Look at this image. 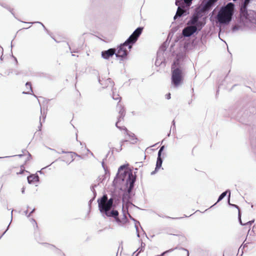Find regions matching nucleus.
<instances>
[{
    "mask_svg": "<svg viewBox=\"0 0 256 256\" xmlns=\"http://www.w3.org/2000/svg\"><path fill=\"white\" fill-rule=\"evenodd\" d=\"M126 167L125 164L120 166L113 181V184L116 186L124 184L125 192L122 195V200L123 203L127 204L130 203L129 200L131 198L130 194L136 181V176L133 174L131 170H126Z\"/></svg>",
    "mask_w": 256,
    "mask_h": 256,
    "instance_id": "1",
    "label": "nucleus"
},
{
    "mask_svg": "<svg viewBox=\"0 0 256 256\" xmlns=\"http://www.w3.org/2000/svg\"><path fill=\"white\" fill-rule=\"evenodd\" d=\"M182 55H177L171 66V84L173 88H178L184 83L185 75Z\"/></svg>",
    "mask_w": 256,
    "mask_h": 256,
    "instance_id": "2",
    "label": "nucleus"
},
{
    "mask_svg": "<svg viewBox=\"0 0 256 256\" xmlns=\"http://www.w3.org/2000/svg\"><path fill=\"white\" fill-rule=\"evenodd\" d=\"M235 12V5L232 2L222 6L216 16V20L220 26L228 25L232 22Z\"/></svg>",
    "mask_w": 256,
    "mask_h": 256,
    "instance_id": "3",
    "label": "nucleus"
},
{
    "mask_svg": "<svg viewBox=\"0 0 256 256\" xmlns=\"http://www.w3.org/2000/svg\"><path fill=\"white\" fill-rule=\"evenodd\" d=\"M251 0H244L240 6L241 14L240 22L250 27L254 26L256 22V12L248 9V4Z\"/></svg>",
    "mask_w": 256,
    "mask_h": 256,
    "instance_id": "4",
    "label": "nucleus"
},
{
    "mask_svg": "<svg viewBox=\"0 0 256 256\" xmlns=\"http://www.w3.org/2000/svg\"><path fill=\"white\" fill-rule=\"evenodd\" d=\"M192 0H176L175 4L178 6V8L176 14L174 17V20L184 16L188 14L189 8L191 6Z\"/></svg>",
    "mask_w": 256,
    "mask_h": 256,
    "instance_id": "5",
    "label": "nucleus"
},
{
    "mask_svg": "<svg viewBox=\"0 0 256 256\" xmlns=\"http://www.w3.org/2000/svg\"><path fill=\"white\" fill-rule=\"evenodd\" d=\"M98 207L100 212H106V209H114L116 206L114 205V195L108 199L106 194H104L98 200Z\"/></svg>",
    "mask_w": 256,
    "mask_h": 256,
    "instance_id": "6",
    "label": "nucleus"
},
{
    "mask_svg": "<svg viewBox=\"0 0 256 256\" xmlns=\"http://www.w3.org/2000/svg\"><path fill=\"white\" fill-rule=\"evenodd\" d=\"M126 46L124 43L121 44L118 46L116 49V56L119 58L120 60H125L128 54V52L127 51Z\"/></svg>",
    "mask_w": 256,
    "mask_h": 256,
    "instance_id": "7",
    "label": "nucleus"
},
{
    "mask_svg": "<svg viewBox=\"0 0 256 256\" xmlns=\"http://www.w3.org/2000/svg\"><path fill=\"white\" fill-rule=\"evenodd\" d=\"M194 34H197L196 30L195 27L192 26V25L187 26L183 29L182 33L178 38V40H180L183 37L188 38Z\"/></svg>",
    "mask_w": 256,
    "mask_h": 256,
    "instance_id": "8",
    "label": "nucleus"
},
{
    "mask_svg": "<svg viewBox=\"0 0 256 256\" xmlns=\"http://www.w3.org/2000/svg\"><path fill=\"white\" fill-rule=\"evenodd\" d=\"M218 0H203L201 3L202 10L204 12L210 10Z\"/></svg>",
    "mask_w": 256,
    "mask_h": 256,
    "instance_id": "9",
    "label": "nucleus"
},
{
    "mask_svg": "<svg viewBox=\"0 0 256 256\" xmlns=\"http://www.w3.org/2000/svg\"><path fill=\"white\" fill-rule=\"evenodd\" d=\"M164 148V146H162L160 148L158 152L156 168H155L154 170L152 171L151 172V175L154 174L156 172L162 167V164L163 162V160L162 158V152H163Z\"/></svg>",
    "mask_w": 256,
    "mask_h": 256,
    "instance_id": "10",
    "label": "nucleus"
},
{
    "mask_svg": "<svg viewBox=\"0 0 256 256\" xmlns=\"http://www.w3.org/2000/svg\"><path fill=\"white\" fill-rule=\"evenodd\" d=\"M102 57L105 60H108L114 55L116 56V48H110L102 52Z\"/></svg>",
    "mask_w": 256,
    "mask_h": 256,
    "instance_id": "11",
    "label": "nucleus"
},
{
    "mask_svg": "<svg viewBox=\"0 0 256 256\" xmlns=\"http://www.w3.org/2000/svg\"><path fill=\"white\" fill-rule=\"evenodd\" d=\"M98 81L99 83L102 86L103 88H106L110 86L112 89L114 88V83L110 78H108L106 80L102 81L101 80L100 76L98 77Z\"/></svg>",
    "mask_w": 256,
    "mask_h": 256,
    "instance_id": "12",
    "label": "nucleus"
},
{
    "mask_svg": "<svg viewBox=\"0 0 256 256\" xmlns=\"http://www.w3.org/2000/svg\"><path fill=\"white\" fill-rule=\"evenodd\" d=\"M241 18V14H240V18L239 20H238V24H234L232 27V32H236V30H239L241 28H242V26L248 27L250 29L254 28L256 27V23L254 24V26H246V24H244V22L242 21L240 22V20Z\"/></svg>",
    "mask_w": 256,
    "mask_h": 256,
    "instance_id": "13",
    "label": "nucleus"
},
{
    "mask_svg": "<svg viewBox=\"0 0 256 256\" xmlns=\"http://www.w3.org/2000/svg\"><path fill=\"white\" fill-rule=\"evenodd\" d=\"M111 209H106V212H100L101 214H104L108 217H112L114 218H116L118 216L119 213L117 210L112 209L110 211Z\"/></svg>",
    "mask_w": 256,
    "mask_h": 256,
    "instance_id": "14",
    "label": "nucleus"
},
{
    "mask_svg": "<svg viewBox=\"0 0 256 256\" xmlns=\"http://www.w3.org/2000/svg\"><path fill=\"white\" fill-rule=\"evenodd\" d=\"M138 40L136 38H135L134 36L132 34L124 42V44L128 46L129 49H131L132 46Z\"/></svg>",
    "mask_w": 256,
    "mask_h": 256,
    "instance_id": "15",
    "label": "nucleus"
},
{
    "mask_svg": "<svg viewBox=\"0 0 256 256\" xmlns=\"http://www.w3.org/2000/svg\"><path fill=\"white\" fill-rule=\"evenodd\" d=\"M228 204L230 206H232L234 208H237L238 210V221L240 223V224L242 226H244V225H246L248 224H251L252 223L254 222V220H250V221H249L246 223H242V220H241V214L240 212V208H239V207L236 205V204H231L230 202V200H228Z\"/></svg>",
    "mask_w": 256,
    "mask_h": 256,
    "instance_id": "16",
    "label": "nucleus"
},
{
    "mask_svg": "<svg viewBox=\"0 0 256 256\" xmlns=\"http://www.w3.org/2000/svg\"><path fill=\"white\" fill-rule=\"evenodd\" d=\"M252 132L250 131V140L252 148L254 151L256 147V138L254 133V128H252Z\"/></svg>",
    "mask_w": 256,
    "mask_h": 256,
    "instance_id": "17",
    "label": "nucleus"
},
{
    "mask_svg": "<svg viewBox=\"0 0 256 256\" xmlns=\"http://www.w3.org/2000/svg\"><path fill=\"white\" fill-rule=\"evenodd\" d=\"M228 193V200H230V191L229 190H226L225 192H222L220 194V196L218 198V200H217L216 202L212 206H214L218 202L220 201H221L226 196Z\"/></svg>",
    "mask_w": 256,
    "mask_h": 256,
    "instance_id": "18",
    "label": "nucleus"
},
{
    "mask_svg": "<svg viewBox=\"0 0 256 256\" xmlns=\"http://www.w3.org/2000/svg\"><path fill=\"white\" fill-rule=\"evenodd\" d=\"M123 130L125 131L126 134L130 138L131 140L133 141V144L136 142L137 138L134 134L130 132L125 126L124 127Z\"/></svg>",
    "mask_w": 256,
    "mask_h": 256,
    "instance_id": "19",
    "label": "nucleus"
},
{
    "mask_svg": "<svg viewBox=\"0 0 256 256\" xmlns=\"http://www.w3.org/2000/svg\"><path fill=\"white\" fill-rule=\"evenodd\" d=\"M142 30L143 27L139 26L134 30L132 35L134 36L135 38H136V39L138 40L142 32Z\"/></svg>",
    "mask_w": 256,
    "mask_h": 256,
    "instance_id": "20",
    "label": "nucleus"
},
{
    "mask_svg": "<svg viewBox=\"0 0 256 256\" xmlns=\"http://www.w3.org/2000/svg\"><path fill=\"white\" fill-rule=\"evenodd\" d=\"M27 180L28 184H31L34 182H38L39 176L37 174H32L28 176L27 178Z\"/></svg>",
    "mask_w": 256,
    "mask_h": 256,
    "instance_id": "21",
    "label": "nucleus"
},
{
    "mask_svg": "<svg viewBox=\"0 0 256 256\" xmlns=\"http://www.w3.org/2000/svg\"><path fill=\"white\" fill-rule=\"evenodd\" d=\"M125 113H120V114L118 118V121L116 123V126L117 128L120 129V130H123L124 126H118V124L120 123L122 120H124V118L125 116Z\"/></svg>",
    "mask_w": 256,
    "mask_h": 256,
    "instance_id": "22",
    "label": "nucleus"
},
{
    "mask_svg": "<svg viewBox=\"0 0 256 256\" xmlns=\"http://www.w3.org/2000/svg\"><path fill=\"white\" fill-rule=\"evenodd\" d=\"M46 113H40V126H38L39 130H41L42 122H44L46 118Z\"/></svg>",
    "mask_w": 256,
    "mask_h": 256,
    "instance_id": "23",
    "label": "nucleus"
},
{
    "mask_svg": "<svg viewBox=\"0 0 256 256\" xmlns=\"http://www.w3.org/2000/svg\"><path fill=\"white\" fill-rule=\"evenodd\" d=\"M204 24L200 20L195 24L194 25H192V26L195 27L196 30V34L200 31L202 27L204 26Z\"/></svg>",
    "mask_w": 256,
    "mask_h": 256,
    "instance_id": "24",
    "label": "nucleus"
},
{
    "mask_svg": "<svg viewBox=\"0 0 256 256\" xmlns=\"http://www.w3.org/2000/svg\"><path fill=\"white\" fill-rule=\"evenodd\" d=\"M198 21H199V20L197 16H192L191 17L188 22L190 23L192 25H194L195 24H196Z\"/></svg>",
    "mask_w": 256,
    "mask_h": 256,
    "instance_id": "25",
    "label": "nucleus"
},
{
    "mask_svg": "<svg viewBox=\"0 0 256 256\" xmlns=\"http://www.w3.org/2000/svg\"><path fill=\"white\" fill-rule=\"evenodd\" d=\"M113 195H114V205L116 206L120 202V197L116 194H113Z\"/></svg>",
    "mask_w": 256,
    "mask_h": 256,
    "instance_id": "26",
    "label": "nucleus"
},
{
    "mask_svg": "<svg viewBox=\"0 0 256 256\" xmlns=\"http://www.w3.org/2000/svg\"><path fill=\"white\" fill-rule=\"evenodd\" d=\"M112 98L114 100H118L119 102H120V100L121 99V97L118 94H116V92H114V88L112 89Z\"/></svg>",
    "mask_w": 256,
    "mask_h": 256,
    "instance_id": "27",
    "label": "nucleus"
},
{
    "mask_svg": "<svg viewBox=\"0 0 256 256\" xmlns=\"http://www.w3.org/2000/svg\"><path fill=\"white\" fill-rule=\"evenodd\" d=\"M96 184H95L94 186H92L90 188H91V190L93 194H94V197L90 200L89 201V205H90L92 202V201L94 200V198L96 197V190L94 189V187H96Z\"/></svg>",
    "mask_w": 256,
    "mask_h": 256,
    "instance_id": "28",
    "label": "nucleus"
},
{
    "mask_svg": "<svg viewBox=\"0 0 256 256\" xmlns=\"http://www.w3.org/2000/svg\"><path fill=\"white\" fill-rule=\"evenodd\" d=\"M117 110L118 111V112H124L125 110H124V107L120 103L118 102L117 106H116Z\"/></svg>",
    "mask_w": 256,
    "mask_h": 256,
    "instance_id": "29",
    "label": "nucleus"
},
{
    "mask_svg": "<svg viewBox=\"0 0 256 256\" xmlns=\"http://www.w3.org/2000/svg\"><path fill=\"white\" fill-rule=\"evenodd\" d=\"M167 46L168 44L166 42H165L160 46L159 50H162V52H164L166 50Z\"/></svg>",
    "mask_w": 256,
    "mask_h": 256,
    "instance_id": "30",
    "label": "nucleus"
},
{
    "mask_svg": "<svg viewBox=\"0 0 256 256\" xmlns=\"http://www.w3.org/2000/svg\"><path fill=\"white\" fill-rule=\"evenodd\" d=\"M159 52H158V56H157V58H156V62H155V64L156 66H160V64H162V63L163 62V60H161L160 59V60H159L158 56V55L159 54Z\"/></svg>",
    "mask_w": 256,
    "mask_h": 256,
    "instance_id": "31",
    "label": "nucleus"
},
{
    "mask_svg": "<svg viewBox=\"0 0 256 256\" xmlns=\"http://www.w3.org/2000/svg\"><path fill=\"white\" fill-rule=\"evenodd\" d=\"M172 128V131L176 130V125H175V121H174V120L172 122V126L170 128V132L168 134V136H170V132H171Z\"/></svg>",
    "mask_w": 256,
    "mask_h": 256,
    "instance_id": "32",
    "label": "nucleus"
},
{
    "mask_svg": "<svg viewBox=\"0 0 256 256\" xmlns=\"http://www.w3.org/2000/svg\"><path fill=\"white\" fill-rule=\"evenodd\" d=\"M176 248H170L168 250H167L163 252H162L160 255V256H164L165 254H167V253H168V252H172L174 250L176 249Z\"/></svg>",
    "mask_w": 256,
    "mask_h": 256,
    "instance_id": "33",
    "label": "nucleus"
},
{
    "mask_svg": "<svg viewBox=\"0 0 256 256\" xmlns=\"http://www.w3.org/2000/svg\"><path fill=\"white\" fill-rule=\"evenodd\" d=\"M26 87L27 88H30V91L32 92V84H31L30 82H26Z\"/></svg>",
    "mask_w": 256,
    "mask_h": 256,
    "instance_id": "34",
    "label": "nucleus"
},
{
    "mask_svg": "<svg viewBox=\"0 0 256 256\" xmlns=\"http://www.w3.org/2000/svg\"><path fill=\"white\" fill-rule=\"evenodd\" d=\"M108 154L109 152L106 155V158H104V159L103 160L102 162V166L105 171H106V167L104 164V160L107 158Z\"/></svg>",
    "mask_w": 256,
    "mask_h": 256,
    "instance_id": "35",
    "label": "nucleus"
},
{
    "mask_svg": "<svg viewBox=\"0 0 256 256\" xmlns=\"http://www.w3.org/2000/svg\"><path fill=\"white\" fill-rule=\"evenodd\" d=\"M36 23H38V24H40L42 26V27L44 28V30H46V32H48V30L46 29V28L45 27V26L44 25V24L42 23L41 22H29V24H36Z\"/></svg>",
    "mask_w": 256,
    "mask_h": 256,
    "instance_id": "36",
    "label": "nucleus"
},
{
    "mask_svg": "<svg viewBox=\"0 0 256 256\" xmlns=\"http://www.w3.org/2000/svg\"><path fill=\"white\" fill-rule=\"evenodd\" d=\"M13 72V70L12 69H8L6 70L4 74L6 76H9L10 74H12Z\"/></svg>",
    "mask_w": 256,
    "mask_h": 256,
    "instance_id": "37",
    "label": "nucleus"
},
{
    "mask_svg": "<svg viewBox=\"0 0 256 256\" xmlns=\"http://www.w3.org/2000/svg\"><path fill=\"white\" fill-rule=\"evenodd\" d=\"M128 140H122L120 142V150H122V145L124 144V143L125 142H128Z\"/></svg>",
    "mask_w": 256,
    "mask_h": 256,
    "instance_id": "38",
    "label": "nucleus"
},
{
    "mask_svg": "<svg viewBox=\"0 0 256 256\" xmlns=\"http://www.w3.org/2000/svg\"><path fill=\"white\" fill-rule=\"evenodd\" d=\"M6 9L10 12V13L14 16V17L15 18H16V17L15 16V15L14 14V13L13 12V9L11 8H6Z\"/></svg>",
    "mask_w": 256,
    "mask_h": 256,
    "instance_id": "39",
    "label": "nucleus"
},
{
    "mask_svg": "<svg viewBox=\"0 0 256 256\" xmlns=\"http://www.w3.org/2000/svg\"><path fill=\"white\" fill-rule=\"evenodd\" d=\"M6 9L10 12V13L14 16V17L15 18H16V17L15 16V15L14 14V13L13 12V9L11 8H6Z\"/></svg>",
    "mask_w": 256,
    "mask_h": 256,
    "instance_id": "40",
    "label": "nucleus"
},
{
    "mask_svg": "<svg viewBox=\"0 0 256 256\" xmlns=\"http://www.w3.org/2000/svg\"><path fill=\"white\" fill-rule=\"evenodd\" d=\"M129 218L130 220L134 221L135 222H136L139 225L140 224L139 222L136 220L134 218H132L130 214H128Z\"/></svg>",
    "mask_w": 256,
    "mask_h": 256,
    "instance_id": "41",
    "label": "nucleus"
},
{
    "mask_svg": "<svg viewBox=\"0 0 256 256\" xmlns=\"http://www.w3.org/2000/svg\"><path fill=\"white\" fill-rule=\"evenodd\" d=\"M238 121L242 124H248L246 122V120H244L242 118H240L238 120Z\"/></svg>",
    "mask_w": 256,
    "mask_h": 256,
    "instance_id": "42",
    "label": "nucleus"
},
{
    "mask_svg": "<svg viewBox=\"0 0 256 256\" xmlns=\"http://www.w3.org/2000/svg\"><path fill=\"white\" fill-rule=\"evenodd\" d=\"M144 250V248L140 247V248H138L136 251H138V253H140L142 252H143Z\"/></svg>",
    "mask_w": 256,
    "mask_h": 256,
    "instance_id": "43",
    "label": "nucleus"
},
{
    "mask_svg": "<svg viewBox=\"0 0 256 256\" xmlns=\"http://www.w3.org/2000/svg\"><path fill=\"white\" fill-rule=\"evenodd\" d=\"M170 94L168 93L166 95V98L168 100H170Z\"/></svg>",
    "mask_w": 256,
    "mask_h": 256,
    "instance_id": "44",
    "label": "nucleus"
},
{
    "mask_svg": "<svg viewBox=\"0 0 256 256\" xmlns=\"http://www.w3.org/2000/svg\"><path fill=\"white\" fill-rule=\"evenodd\" d=\"M14 74L17 76L20 74V72L18 71V70H14Z\"/></svg>",
    "mask_w": 256,
    "mask_h": 256,
    "instance_id": "45",
    "label": "nucleus"
},
{
    "mask_svg": "<svg viewBox=\"0 0 256 256\" xmlns=\"http://www.w3.org/2000/svg\"><path fill=\"white\" fill-rule=\"evenodd\" d=\"M116 221L118 222V223H120L121 222V220H120L118 218V216L116 218H114Z\"/></svg>",
    "mask_w": 256,
    "mask_h": 256,
    "instance_id": "46",
    "label": "nucleus"
},
{
    "mask_svg": "<svg viewBox=\"0 0 256 256\" xmlns=\"http://www.w3.org/2000/svg\"><path fill=\"white\" fill-rule=\"evenodd\" d=\"M182 250L186 252V256H189V252H188V250H187L186 249L184 248H182Z\"/></svg>",
    "mask_w": 256,
    "mask_h": 256,
    "instance_id": "47",
    "label": "nucleus"
},
{
    "mask_svg": "<svg viewBox=\"0 0 256 256\" xmlns=\"http://www.w3.org/2000/svg\"><path fill=\"white\" fill-rule=\"evenodd\" d=\"M35 210V208H34L30 212V213L27 216L28 217H30V215L34 212Z\"/></svg>",
    "mask_w": 256,
    "mask_h": 256,
    "instance_id": "48",
    "label": "nucleus"
},
{
    "mask_svg": "<svg viewBox=\"0 0 256 256\" xmlns=\"http://www.w3.org/2000/svg\"><path fill=\"white\" fill-rule=\"evenodd\" d=\"M0 5L1 6H2V7L4 8H5L6 9V8H10L9 6H6V4H0Z\"/></svg>",
    "mask_w": 256,
    "mask_h": 256,
    "instance_id": "49",
    "label": "nucleus"
},
{
    "mask_svg": "<svg viewBox=\"0 0 256 256\" xmlns=\"http://www.w3.org/2000/svg\"><path fill=\"white\" fill-rule=\"evenodd\" d=\"M9 228V226H8V228H7V229L6 230H5V232H3V234L1 235V236H0V239L2 238V237L5 234V233L7 231V230H8Z\"/></svg>",
    "mask_w": 256,
    "mask_h": 256,
    "instance_id": "50",
    "label": "nucleus"
},
{
    "mask_svg": "<svg viewBox=\"0 0 256 256\" xmlns=\"http://www.w3.org/2000/svg\"><path fill=\"white\" fill-rule=\"evenodd\" d=\"M137 224L138 223L136 222H135V228L136 229V232H138V226L137 225Z\"/></svg>",
    "mask_w": 256,
    "mask_h": 256,
    "instance_id": "51",
    "label": "nucleus"
},
{
    "mask_svg": "<svg viewBox=\"0 0 256 256\" xmlns=\"http://www.w3.org/2000/svg\"><path fill=\"white\" fill-rule=\"evenodd\" d=\"M146 244L144 242H141V247L144 248Z\"/></svg>",
    "mask_w": 256,
    "mask_h": 256,
    "instance_id": "52",
    "label": "nucleus"
},
{
    "mask_svg": "<svg viewBox=\"0 0 256 256\" xmlns=\"http://www.w3.org/2000/svg\"><path fill=\"white\" fill-rule=\"evenodd\" d=\"M122 212H123V214H124V216H126V215H125V212H126V210H124V206L122 207Z\"/></svg>",
    "mask_w": 256,
    "mask_h": 256,
    "instance_id": "53",
    "label": "nucleus"
},
{
    "mask_svg": "<svg viewBox=\"0 0 256 256\" xmlns=\"http://www.w3.org/2000/svg\"><path fill=\"white\" fill-rule=\"evenodd\" d=\"M44 244H45L46 246H48L51 247H54L53 246L50 245V244L48 243H42Z\"/></svg>",
    "mask_w": 256,
    "mask_h": 256,
    "instance_id": "54",
    "label": "nucleus"
},
{
    "mask_svg": "<svg viewBox=\"0 0 256 256\" xmlns=\"http://www.w3.org/2000/svg\"><path fill=\"white\" fill-rule=\"evenodd\" d=\"M68 152H66L64 150H62L61 153L62 154H66V153H68ZM70 153H73V154H75L74 152H70Z\"/></svg>",
    "mask_w": 256,
    "mask_h": 256,
    "instance_id": "55",
    "label": "nucleus"
},
{
    "mask_svg": "<svg viewBox=\"0 0 256 256\" xmlns=\"http://www.w3.org/2000/svg\"><path fill=\"white\" fill-rule=\"evenodd\" d=\"M31 221L32 222H34L36 224V226H37L36 222V220L34 218H32Z\"/></svg>",
    "mask_w": 256,
    "mask_h": 256,
    "instance_id": "56",
    "label": "nucleus"
},
{
    "mask_svg": "<svg viewBox=\"0 0 256 256\" xmlns=\"http://www.w3.org/2000/svg\"><path fill=\"white\" fill-rule=\"evenodd\" d=\"M24 190H25V188H24V187H23V188H22V194H24Z\"/></svg>",
    "mask_w": 256,
    "mask_h": 256,
    "instance_id": "57",
    "label": "nucleus"
},
{
    "mask_svg": "<svg viewBox=\"0 0 256 256\" xmlns=\"http://www.w3.org/2000/svg\"><path fill=\"white\" fill-rule=\"evenodd\" d=\"M24 213L25 214V215L26 216H28V210H26V211L24 212Z\"/></svg>",
    "mask_w": 256,
    "mask_h": 256,
    "instance_id": "58",
    "label": "nucleus"
},
{
    "mask_svg": "<svg viewBox=\"0 0 256 256\" xmlns=\"http://www.w3.org/2000/svg\"><path fill=\"white\" fill-rule=\"evenodd\" d=\"M12 57L14 58V61L16 62V63L18 64V60H17L16 58V57H14V56H12Z\"/></svg>",
    "mask_w": 256,
    "mask_h": 256,
    "instance_id": "59",
    "label": "nucleus"
},
{
    "mask_svg": "<svg viewBox=\"0 0 256 256\" xmlns=\"http://www.w3.org/2000/svg\"><path fill=\"white\" fill-rule=\"evenodd\" d=\"M252 232L254 233V229L252 230V232L250 233V230L248 232V234H250V235H251V234H252Z\"/></svg>",
    "mask_w": 256,
    "mask_h": 256,
    "instance_id": "60",
    "label": "nucleus"
},
{
    "mask_svg": "<svg viewBox=\"0 0 256 256\" xmlns=\"http://www.w3.org/2000/svg\"><path fill=\"white\" fill-rule=\"evenodd\" d=\"M22 93L24 94H30V92H24Z\"/></svg>",
    "mask_w": 256,
    "mask_h": 256,
    "instance_id": "61",
    "label": "nucleus"
},
{
    "mask_svg": "<svg viewBox=\"0 0 256 256\" xmlns=\"http://www.w3.org/2000/svg\"><path fill=\"white\" fill-rule=\"evenodd\" d=\"M12 212H13V210H12L11 212V217H12L11 221L12 220Z\"/></svg>",
    "mask_w": 256,
    "mask_h": 256,
    "instance_id": "62",
    "label": "nucleus"
},
{
    "mask_svg": "<svg viewBox=\"0 0 256 256\" xmlns=\"http://www.w3.org/2000/svg\"><path fill=\"white\" fill-rule=\"evenodd\" d=\"M137 232V236L140 237V234H139L138 231V232Z\"/></svg>",
    "mask_w": 256,
    "mask_h": 256,
    "instance_id": "63",
    "label": "nucleus"
},
{
    "mask_svg": "<svg viewBox=\"0 0 256 256\" xmlns=\"http://www.w3.org/2000/svg\"><path fill=\"white\" fill-rule=\"evenodd\" d=\"M0 59L1 60H3L2 55L0 56Z\"/></svg>",
    "mask_w": 256,
    "mask_h": 256,
    "instance_id": "64",
    "label": "nucleus"
}]
</instances>
